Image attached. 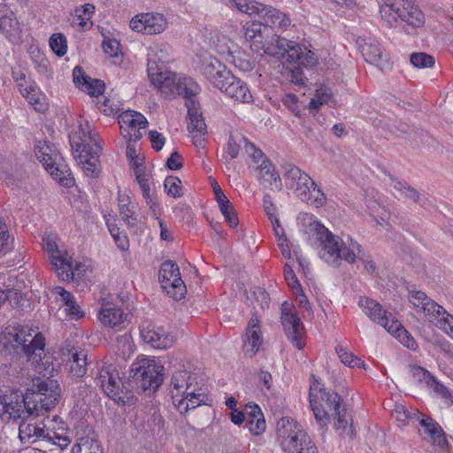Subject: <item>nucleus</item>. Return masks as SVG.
Masks as SVG:
<instances>
[{"instance_id":"nucleus-1","label":"nucleus","mask_w":453,"mask_h":453,"mask_svg":"<svg viewBox=\"0 0 453 453\" xmlns=\"http://www.w3.org/2000/svg\"><path fill=\"white\" fill-rule=\"evenodd\" d=\"M0 344L4 348L20 349L32 362L44 380L34 381L35 391L27 394L29 396L33 414H43L54 408L60 395V388L57 380L50 379L53 375L52 357L45 354V338L41 332L28 326H8L0 334Z\"/></svg>"},{"instance_id":"nucleus-2","label":"nucleus","mask_w":453,"mask_h":453,"mask_svg":"<svg viewBox=\"0 0 453 453\" xmlns=\"http://www.w3.org/2000/svg\"><path fill=\"white\" fill-rule=\"evenodd\" d=\"M245 38L250 41L252 50L263 51L272 57L287 61H298L303 65H312L315 62L314 53L306 47L296 42L280 37L265 27L260 21L247 24Z\"/></svg>"},{"instance_id":"nucleus-3","label":"nucleus","mask_w":453,"mask_h":453,"mask_svg":"<svg viewBox=\"0 0 453 453\" xmlns=\"http://www.w3.org/2000/svg\"><path fill=\"white\" fill-rule=\"evenodd\" d=\"M303 222L305 232L312 234L320 242V257L334 267L340 265L342 260L354 263L361 252L360 245L351 241L347 247L341 237L334 234L326 227L315 219L311 214L305 213L300 217Z\"/></svg>"},{"instance_id":"nucleus-4","label":"nucleus","mask_w":453,"mask_h":453,"mask_svg":"<svg viewBox=\"0 0 453 453\" xmlns=\"http://www.w3.org/2000/svg\"><path fill=\"white\" fill-rule=\"evenodd\" d=\"M201 376L187 370L175 371L170 381L173 403L180 413L196 409L205 403L206 395Z\"/></svg>"},{"instance_id":"nucleus-5","label":"nucleus","mask_w":453,"mask_h":453,"mask_svg":"<svg viewBox=\"0 0 453 453\" xmlns=\"http://www.w3.org/2000/svg\"><path fill=\"white\" fill-rule=\"evenodd\" d=\"M148 75L151 83L166 98L182 96L186 100L195 96L200 91L197 82L190 78L164 70L154 59L152 54L148 56Z\"/></svg>"},{"instance_id":"nucleus-6","label":"nucleus","mask_w":453,"mask_h":453,"mask_svg":"<svg viewBox=\"0 0 453 453\" xmlns=\"http://www.w3.org/2000/svg\"><path fill=\"white\" fill-rule=\"evenodd\" d=\"M92 374L96 385L100 387L109 398L124 405L134 403L130 385L123 381L121 372L116 365L104 362L97 365L96 371Z\"/></svg>"},{"instance_id":"nucleus-7","label":"nucleus","mask_w":453,"mask_h":453,"mask_svg":"<svg viewBox=\"0 0 453 453\" xmlns=\"http://www.w3.org/2000/svg\"><path fill=\"white\" fill-rule=\"evenodd\" d=\"M380 15L390 27H396L398 22L413 28L425 24V15L412 0H381Z\"/></svg>"},{"instance_id":"nucleus-8","label":"nucleus","mask_w":453,"mask_h":453,"mask_svg":"<svg viewBox=\"0 0 453 453\" xmlns=\"http://www.w3.org/2000/svg\"><path fill=\"white\" fill-rule=\"evenodd\" d=\"M57 240L54 234H46L42 237V248L49 255L52 269L62 280L81 278L83 275L84 265L74 261L66 250L60 249Z\"/></svg>"},{"instance_id":"nucleus-9","label":"nucleus","mask_w":453,"mask_h":453,"mask_svg":"<svg viewBox=\"0 0 453 453\" xmlns=\"http://www.w3.org/2000/svg\"><path fill=\"white\" fill-rule=\"evenodd\" d=\"M277 433L285 453H318L307 433L293 418H280L277 423Z\"/></svg>"},{"instance_id":"nucleus-10","label":"nucleus","mask_w":453,"mask_h":453,"mask_svg":"<svg viewBox=\"0 0 453 453\" xmlns=\"http://www.w3.org/2000/svg\"><path fill=\"white\" fill-rule=\"evenodd\" d=\"M341 396L334 391H326L319 382L310 387V403L317 422L325 426L330 416L344 408L341 404Z\"/></svg>"},{"instance_id":"nucleus-11","label":"nucleus","mask_w":453,"mask_h":453,"mask_svg":"<svg viewBox=\"0 0 453 453\" xmlns=\"http://www.w3.org/2000/svg\"><path fill=\"white\" fill-rule=\"evenodd\" d=\"M35 154L45 170L64 187H71L73 178L66 165L61 163L62 157L58 151L44 141H39L35 146Z\"/></svg>"},{"instance_id":"nucleus-12","label":"nucleus","mask_w":453,"mask_h":453,"mask_svg":"<svg viewBox=\"0 0 453 453\" xmlns=\"http://www.w3.org/2000/svg\"><path fill=\"white\" fill-rule=\"evenodd\" d=\"M19 437L21 440L31 441L32 442L41 440L50 445L56 447L57 453L68 447L71 441L68 436L63 435L46 425L42 421L30 419L19 425Z\"/></svg>"},{"instance_id":"nucleus-13","label":"nucleus","mask_w":453,"mask_h":453,"mask_svg":"<svg viewBox=\"0 0 453 453\" xmlns=\"http://www.w3.org/2000/svg\"><path fill=\"white\" fill-rule=\"evenodd\" d=\"M33 415L31 403L27 395L18 390H9L0 395V418L3 421L24 418Z\"/></svg>"},{"instance_id":"nucleus-14","label":"nucleus","mask_w":453,"mask_h":453,"mask_svg":"<svg viewBox=\"0 0 453 453\" xmlns=\"http://www.w3.org/2000/svg\"><path fill=\"white\" fill-rule=\"evenodd\" d=\"M164 367L154 358H138L131 368L135 380L141 382L143 390H156L163 382Z\"/></svg>"},{"instance_id":"nucleus-15","label":"nucleus","mask_w":453,"mask_h":453,"mask_svg":"<svg viewBox=\"0 0 453 453\" xmlns=\"http://www.w3.org/2000/svg\"><path fill=\"white\" fill-rule=\"evenodd\" d=\"M282 168L286 188L292 190L295 196L303 202H309L311 200V189L315 186L312 178L292 164H285Z\"/></svg>"},{"instance_id":"nucleus-16","label":"nucleus","mask_w":453,"mask_h":453,"mask_svg":"<svg viewBox=\"0 0 453 453\" xmlns=\"http://www.w3.org/2000/svg\"><path fill=\"white\" fill-rule=\"evenodd\" d=\"M161 288L174 300H180L186 294V286L181 280L179 266L166 261L161 265L158 273Z\"/></svg>"},{"instance_id":"nucleus-17","label":"nucleus","mask_w":453,"mask_h":453,"mask_svg":"<svg viewBox=\"0 0 453 453\" xmlns=\"http://www.w3.org/2000/svg\"><path fill=\"white\" fill-rule=\"evenodd\" d=\"M130 28L148 35L162 34L168 27L166 18L159 12H142L134 16L129 22Z\"/></svg>"},{"instance_id":"nucleus-18","label":"nucleus","mask_w":453,"mask_h":453,"mask_svg":"<svg viewBox=\"0 0 453 453\" xmlns=\"http://www.w3.org/2000/svg\"><path fill=\"white\" fill-rule=\"evenodd\" d=\"M357 44L367 62L376 65L381 71L392 68L388 54L384 52V49L378 41L372 38H359Z\"/></svg>"},{"instance_id":"nucleus-19","label":"nucleus","mask_w":453,"mask_h":453,"mask_svg":"<svg viewBox=\"0 0 453 453\" xmlns=\"http://www.w3.org/2000/svg\"><path fill=\"white\" fill-rule=\"evenodd\" d=\"M69 141L72 149L77 153L90 150L94 144H100L97 134L86 120L79 121L78 126L69 134Z\"/></svg>"},{"instance_id":"nucleus-20","label":"nucleus","mask_w":453,"mask_h":453,"mask_svg":"<svg viewBox=\"0 0 453 453\" xmlns=\"http://www.w3.org/2000/svg\"><path fill=\"white\" fill-rule=\"evenodd\" d=\"M140 331L142 340L154 349H168L175 341V337L167 329L154 324L142 325Z\"/></svg>"},{"instance_id":"nucleus-21","label":"nucleus","mask_w":453,"mask_h":453,"mask_svg":"<svg viewBox=\"0 0 453 453\" xmlns=\"http://www.w3.org/2000/svg\"><path fill=\"white\" fill-rule=\"evenodd\" d=\"M186 106L188 118V129L192 134L195 144L202 145L203 136L206 134V125L200 112L199 104L194 96H190L186 100Z\"/></svg>"},{"instance_id":"nucleus-22","label":"nucleus","mask_w":453,"mask_h":453,"mask_svg":"<svg viewBox=\"0 0 453 453\" xmlns=\"http://www.w3.org/2000/svg\"><path fill=\"white\" fill-rule=\"evenodd\" d=\"M119 124L123 136L131 141L142 137L140 130L146 127L148 121L140 112L127 111L119 115Z\"/></svg>"},{"instance_id":"nucleus-23","label":"nucleus","mask_w":453,"mask_h":453,"mask_svg":"<svg viewBox=\"0 0 453 453\" xmlns=\"http://www.w3.org/2000/svg\"><path fill=\"white\" fill-rule=\"evenodd\" d=\"M288 308L289 304L288 303H284L282 304L281 324L288 339L298 349H301L303 347V342L302 341L303 326H302L297 315L288 311Z\"/></svg>"},{"instance_id":"nucleus-24","label":"nucleus","mask_w":453,"mask_h":453,"mask_svg":"<svg viewBox=\"0 0 453 453\" xmlns=\"http://www.w3.org/2000/svg\"><path fill=\"white\" fill-rule=\"evenodd\" d=\"M257 16L260 22L273 32V29L286 30L291 25V19L287 14L272 6L261 4Z\"/></svg>"},{"instance_id":"nucleus-25","label":"nucleus","mask_w":453,"mask_h":453,"mask_svg":"<svg viewBox=\"0 0 453 453\" xmlns=\"http://www.w3.org/2000/svg\"><path fill=\"white\" fill-rule=\"evenodd\" d=\"M226 65L212 56L205 57L202 64V72L206 78L221 91L226 87Z\"/></svg>"},{"instance_id":"nucleus-26","label":"nucleus","mask_w":453,"mask_h":453,"mask_svg":"<svg viewBox=\"0 0 453 453\" xmlns=\"http://www.w3.org/2000/svg\"><path fill=\"white\" fill-rule=\"evenodd\" d=\"M127 317L128 314L119 305L107 299H103L98 313V319L102 324L109 327H114L124 323Z\"/></svg>"},{"instance_id":"nucleus-27","label":"nucleus","mask_w":453,"mask_h":453,"mask_svg":"<svg viewBox=\"0 0 453 453\" xmlns=\"http://www.w3.org/2000/svg\"><path fill=\"white\" fill-rule=\"evenodd\" d=\"M262 333L260 320L257 315H252L246 329L243 349L245 355L249 357L254 356L262 344Z\"/></svg>"},{"instance_id":"nucleus-28","label":"nucleus","mask_w":453,"mask_h":453,"mask_svg":"<svg viewBox=\"0 0 453 453\" xmlns=\"http://www.w3.org/2000/svg\"><path fill=\"white\" fill-rule=\"evenodd\" d=\"M358 305L363 310L364 313L367 315L372 321L382 326L386 330L391 324V314L383 310L382 306L375 300L360 297Z\"/></svg>"},{"instance_id":"nucleus-29","label":"nucleus","mask_w":453,"mask_h":453,"mask_svg":"<svg viewBox=\"0 0 453 453\" xmlns=\"http://www.w3.org/2000/svg\"><path fill=\"white\" fill-rule=\"evenodd\" d=\"M101 150L100 144H94L90 150L78 152V163L88 177L96 178L99 175L100 164L98 157Z\"/></svg>"},{"instance_id":"nucleus-30","label":"nucleus","mask_w":453,"mask_h":453,"mask_svg":"<svg viewBox=\"0 0 453 453\" xmlns=\"http://www.w3.org/2000/svg\"><path fill=\"white\" fill-rule=\"evenodd\" d=\"M410 302L416 308L418 312L422 311L427 319L438 311H441V306L437 303L430 299L426 293L422 291H412L410 292Z\"/></svg>"},{"instance_id":"nucleus-31","label":"nucleus","mask_w":453,"mask_h":453,"mask_svg":"<svg viewBox=\"0 0 453 453\" xmlns=\"http://www.w3.org/2000/svg\"><path fill=\"white\" fill-rule=\"evenodd\" d=\"M420 424L426 434V436H425L426 440L441 448H444L448 445L446 434L439 424L434 422L432 418L422 419Z\"/></svg>"},{"instance_id":"nucleus-32","label":"nucleus","mask_w":453,"mask_h":453,"mask_svg":"<svg viewBox=\"0 0 453 453\" xmlns=\"http://www.w3.org/2000/svg\"><path fill=\"white\" fill-rule=\"evenodd\" d=\"M242 148H243L246 154L251 157V156L254 155L257 146L249 142L240 133H232L228 139V155L233 158L236 157Z\"/></svg>"},{"instance_id":"nucleus-33","label":"nucleus","mask_w":453,"mask_h":453,"mask_svg":"<svg viewBox=\"0 0 453 453\" xmlns=\"http://www.w3.org/2000/svg\"><path fill=\"white\" fill-rule=\"evenodd\" d=\"M228 96L236 102L249 103L252 96L246 84L234 75L228 74Z\"/></svg>"},{"instance_id":"nucleus-34","label":"nucleus","mask_w":453,"mask_h":453,"mask_svg":"<svg viewBox=\"0 0 453 453\" xmlns=\"http://www.w3.org/2000/svg\"><path fill=\"white\" fill-rule=\"evenodd\" d=\"M247 412V426L254 435H259L265 431L266 424L264 415L257 405L249 406Z\"/></svg>"},{"instance_id":"nucleus-35","label":"nucleus","mask_w":453,"mask_h":453,"mask_svg":"<svg viewBox=\"0 0 453 453\" xmlns=\"http://www.w3.org/2000/svg\"><path fill=\"white\" fill-rule=\"evenodd\" d=\"M95 12L96 7L92 4L76 6L71 12L72 25L83 29L93 17Z\"/></svg>"},{"instance_id":"nucleus-36","label":"nucleus","mask_w":453,"mask_h":453,"mask_svg":"<svg viewBox=\"0 0 453 453\" xmlns=\"http://www.w3.org/2000/svg\"><path fill=\"white\" fill-rule=\"evenodd\" d=\"M334 419L335 428L341 433L342 435L349 436L350 438L354 435V429L352 426V418L346 408L336 411L331 415Z\"/></svg>"},{"instance_id":"nucleus-37","label":"nucleus","mask_w":453,"mask_h":453,"mask_svg":"<svg viewBox=\"0 0 453 453\" xmlns=\"http://www.w3.org/2000/svg\"><path fill=\"white\" fill-rule=\"evenodd\" d=\"M387 331L395 335L408 349H415L417 348L418 344L414 338L398 320L392 319L390 326L387 327Z\"/></svg>"},{"instance_id":"nucleus-38","label":"nucleus","mask_w":453,"mask_h":453,"mask_svg":"<svg viewBox=\"0 0 453 453\" xmlns=\"http://www.w3.org/2000/svg\"><path fill=\"white\" fill-rule=\"evenodd\" d=\"M429 321L453 338V316L441 306V311H435Z\"/></svg>"},{"instance_id":"nucleus-39","label":"nucleus","mask_w":453,"mask_h":453,"mask_svg":"<svg viewBox=\"0 0 453 453\" xmlns=\"http://www.w3.org/2000/svg\"><path fill=\"white\" fill-rule=\"evenodd\" d=\"M87 372V356L86 354L73 353L70 360L69 373L72 378L78 380Z\"/></svg>"},{"instance_id":"nucleus-40","label":"nucleus","mask_w":453,"mask_h":453,"mask_svg":"<svg viewBox=\"0 0 453 453\" xmlns=\"http://www.w3.org/2000/svg\"><path fill=\"white\" fill-rule=\"evenodd\" d=\"M119 207L122 219L129 226H134L136 219L133 218L135 206L131 203L130 197L119 193Z\"/></svg>"},{"instance_id":"nucleus-41","label":"nucleus","mask_w":453,"mask_h":453,"mask_svg":"<svg viewBox=\"0 0 453 453\" xmlns=\"http://www.w3.org/2000/svg\"><path fill=\"white\" fill-rule=\"evenodd\" d=\"M73 453H103L98 441L89 437H81L73 446Z\"/></svg>"},{"instance_id":"nucleus-42","label":"nucleus","mask_w":453,"mask_h":453,"mask_svg":"<svg viewBox=\"0 0 453 453\" xmlns=\"http://www.w3.org/2000/svg\"><path fill=\"white\" fill-rule=\"evenodd\" d=\"M259 170L264 177L267 175L270 178L271 185H273L276 188V189L280 191L282 189L281 178L279 173L276 172L274 165L271 163L270 160H263V162L259 165Z\"/></svg>"},{"instance_id":"nucleus-43","label":"nucleus","mask_w":453,"mask_h":453,"mask_svg":"<svg viewBox=\"0 0 453 453\" xmlns=\"http://www.w3.org/2000/svg\"><path fill=\"white\" fill-rule=\"evenodd\" d=\"M261 4V3L252 0H228V8L233 7L240 12L248 15H257Z\"/></svg>"},{"instance_id":"nucleus-44","label":"nucleus","mask_w":453,"mask_h":453,"mask_svg":"<svg viewBox=\"0 0 453 453\" xmlns=\"http://www.w3.org/2000/svg\"><path fill=\"white\" fill-rule=\"evenodd\" d=\"M27 93H23L22 96L27 100V102L35 107L36 111H42L44 99L40 88L35 83H30L27 87Z\"/></svg>"},{"instance_id":"nucleus-45","label":"nucleus","mask_w":453,"mask_h":453,"mask_svg":"<svg viewBox=\"0 0 453 453\" xmlns=\"http://www.w3.org/2000/svg\"><path fill=\"white\" fill-rule=\"evenodd\" d=\"M286 62L287 60L284 59ZM289 63V61H288ZM316 61L312 64L315 65ZM290 64H296L297 65H294L292 68H289L287 73L288 80L296 85L303 86L305 84L306 78L303 76V71L301 69V65L303 66H311V65H303L299 63L298 61H292Z\"/></svg>"},{"instance_id":"nucleus-46","label":"nucleus","mask_w":453,"mask_h":453,"mask_svg":"<svg viewBox=\"0 0 453 453\" xmlns=\"http://www.w3.org/2000/svg\"><path fill=\"white\" fill-rule=\"evenodd\" d=\"M81 90L88 93L90 96L100 97L104 90V83L100 80L90 79L88 81L82 82Z\"/></svg>"},{"instance_id":"nucleus-47","label":"nucleus","mask_w":453,"mask_h":453,"mask_svg":"<svg viewBox=\"0 0 453 453\" xmlns=\"http://www.w3.org/2000/svg\"><path fill=\"white\" fill-rule=\"evenodd\" d=\"M209 181H210L211 187L213 190L215 199L219 203L220 211H221L225 220L226 221V202L225 201V198H226L225 193L221 189L219 184L214 178L210 176Z\"/></svg>"},{"instance_id":"nucleus-48","label":"nucleus","mask_w":453,"mask_h":453,"mask_svg":"<svg viewBox=\"0 0 453 453\" xmlns=\"http://www.w3.org/2000/svg\"><path fill=\"white\" fill-rule=\"evenodd\" d=\"M411 63L418 68L433 67L435 61L433 56L425 52H415L411 55Z\"/></svg>"},{"instance_id":"nucleus-49","label":"nucleus","mask_w":453,"mask_h":453,"mask_svg":"<svg viewBox=\"0 0 453 453\" xmlns=\"http://www.w3.org/2000/svg\"><path fill=\"white\" fill-rule=\"evenodd\" d=\"M164 187L168 196L173 197H180L182 196L181 181L178 177H166L164 181Z\"/></svg>"},{"instance_id":"nucleus-50","label":"nucleus","mask_w":453,"mask_h":453,"mask_svg":"<svg viewBox=\"0 0 453 453\" xmlns=\"http://www.w3.org/2000/svg\"><path fill=\"white\" fill-rule=\"evenodd\" d=\"M335 351L337 352L342 363L344 365H349V367H360L363 365V362L360 358L354 356L351 352H349L348 349L342 346H337L335 348Z\"/></svg>"},{"instance_id":"nucleus-51","label":"nucleus","mask_w":453,"mask_h":453,"mask_svg":"<svg viewBox=\"0 0 453 453\" xmlns=\"http://www.w3.org/2000/svg\"><path fill=\"white\" fill-rule=\"evenodd\" d=\"M51 50L58 56L63 57L67 51V42L62 34H54L50 38Z\"/></svg>"},{"instance_id":"nucleus-52","label":"nucleus","mask_w":453,"mask_h":453,"mask_svg":"<svg viewBox=\"0 0 453 453\" xmlns=\"http://www.w3.org/2000/svg\"><path fill=\"white\" fill-rule=\"evenodd\" d=\"M428 387L441 395L448 405L453 404V394L444 385L437 381L435 378L429 382Z\"/></svg>"},{"instance_id":"nucleus-53","label":"nucleus","mask_w":453,"mask_h":453,"mask_svg":"<svg viewBox=\"0 0 453 453\" xmlns=\"http://www.w3.org/2000/svg\"><path fill=\"white\" fill-rule=\"evenodd\" d=\"M12 249L9 232L4 224L0 222V257L7 254Z\"/></svg>"},{"instance_id":"nucleus-54","label":"nucleus","mask_w":453,"mask_h":453,"mask_svg":"<svg viewBox=\"0 0 453 453\" xmlns=\"http://www.w3.org/2000/svg\"><path fill=\"white\" fill-rule=\"evenodd\" d=\"M284 277L293 291H300L301 284L294 273L293 267L288 263L284 265Z\"/></svg>"},{"instance_id":"nucleus-55","label":"nucleus","mask_w":453,"mask_h":453,"mask_svg":"<svg viewBox=\"0 0 453 453\" xmlns=\"http://www.w3.org/2000/svg\"><path fill=\"white\" fill-rule=\"evenodd\" d=\"M392 415L398 422V426H405L411 418L407 408L403 404H395Z\"/></svg>"},{"instance_id":"nucleus-56","label":"nucleus","mask_w":453,"mask_h":453,"mask_svg":"<svg viewBox=\"0 0 453 453\" xmlns=\"http://www.w3.org/2000/svg\"><path fill=\"white\" fill-rule=\"evenodd\" d=\"M263 207H264V210H265L266 215L268 216L269 219L271 220V223L272 224L278 223V218L276 216L277 209H276V206L274 205V203H273L272 197L268 194H265L264 196Z\"/></svg>"},{"instance_id":"nucleus-57","label":"nucleus","mask_w":453,"mask_h":453,"mask_svg":"<svg viewBox=\"0 0 453 453\" xmlns=\"http://www.w3.org/2000/svg\"><path fill=\"white\" fill-rule=\"evenodd\" d=\"M326 202V195L317 185L313 186L311 189V200L308 202L316 208L323 206Z\"/></svg>"},{"instance_id":"nucleus-58","label":"nucleus","mask_w":453,"mask_h":453,"mask_svg":"<svg viewBox=\"0 0 453 453\" xmlns=\"http://www.w3.org/2000/svg\"><path fill=\"white\" fill-rule=\"evenodd\" d=\"M96 104L97 109L106 115H110L116 111V105H114L112 102L104 95L97 97Z\"/></svg>"},{"instance_id":"nucleus-59","label":"nucleus","mask_w":453,"mask_h":453,"mask_svg":"<svg viewBox=\"0 0 453 453\" xmlns=\"http://www.w3.org/2000/svg\"><path fill=\"white\" fill-rule=\"evenodd\" d=\"M410 372L411 373L413 378L417 379L419 381L424 380L427 384V386L429 385V382H431L432 380L434 378L428 371L425 370L420 366H411L410 369Z\"/></svg>"},{"instance_id":"nucleus-60","label":"nucleus","mask_w":453,"mask_h":453,"mask_svg":"<svg viewBox=\"0 0 453 453\" xmlns=\"http://www.w3.org/2000/svg\"><path fill=\"white\" fill-rule=\"evenodd\" d=\"M104 51L110 57L118 55L119 50V42L115 39H105L102 43Z\"/></svg>"},{"instance_id":"nucleus-61","label":"nucleus","mask_w":453,"mask_h":453,"mask_svg":"<svg viewBox=\"0 0 453 453\" xmlns=\"http://www.w3.org/2000/svg\"><path fill=\"white\" fill-rule=\"evenodd\" d=\"M149 135L152 148L156 151L162 150L165 142V138L164 135L156 130L150 131Z\"/></svg>"},{"instance_id":"nucleus-62","label":"nucleus","mask_w":453,"mask_h":453,"mask_svg":"<svg viewBox=\"0 0 453 453\" xmlns=\"http://www.w3.org/2000/svg\"><path fill=\"white\" fill-rule=\"evenodd\" d=\"M182 165H183L182 157L177 151H173L166 161V166L170 170L176 171V170L180 169L182 167Z\"/></svg>"},{"instance_id":"nucleus-63","label":"nucleus","mask_w":453,"mask_h":453,"mask_svg":"<svg viewBox=\"0 0 453 453\" xmlns=\"http://www.w3.org/2000/svg\"><path fill=\"white\" fill-rule=\"evenodd\" d=\"M65 312L71 319H79L84 315V312L75 300L72 302V304L70 303L65 306Z\"/></svg>"},{"instance_id":"nucleus-64","label":"nucleus","mask_w":453,"mask_h":453,"mask_svg":"<svg viewBox=\"0 0 453 453\" xmlns=\"http://www.w3.org/2000/svg\"><path fill=\"white\" fill-rule=\"evenodd\" d=\"M73 79L74 84L81 88L82 82L88 81L91 78L88 77L80 66H75L73 70Z\"/></svg>"}]
</instances>
